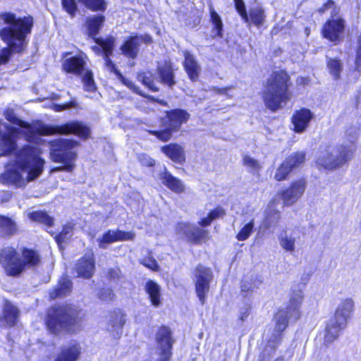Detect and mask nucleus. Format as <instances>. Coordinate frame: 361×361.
<instances>
[{
  "instance_id": "nucleus-20",
  "label": "nucleus",
  "mask_w": 361,
  "mask_h": 361,
  "mask_svg": "<svg viewBox=\"0 0 361 361\" xmlns=\"http://www.w3.org/2000/svg\"><path fill=\"white\" fill-rule=\"evenodd\" d=\"M140 42L136 33L128 36L120 46L121 54L128 59H135L140 52Z\"/></svg>"
},
{
  "instance_id": "nucleus-58",
  "label": "nucleus",
  "mask_w": 361,
  "mask_h": 361,
  "mask_svg": "<svg viewBox=\"0 0 361 361\" xmlns=\"http://www.w3.org/2000/svg\"><path fill=\"white\" fill-rule=\"evenodd\" d=\"M281 197L283 200L284 204L286 205H289L292 203V198L293 197V184H290V185L283 190L281 193Z\"/></svg>"
},
{
  "instance_id": "nucleus-49",
  "label": "nucleus",
  "mask_w": 361,
  "mask_h": 361,
  "mask_svg": "<svg viewBox=\"0 0 361 361\" xmlns=\"http://www.w3.org/2000/svg\"><path fill=\"white\" fill-rule=\"evenodd\" d=\"M243 164L248 167L253 174L259 175L262 166L257 159L248 155H245L243 157Z\"/></svg>"
},
{
  "instance_id": "nucleus-41",
  "label": "nucleus",
  "mask_w": 361,
  "mask_h": 361,
  "mask_svg": "<svg viewBox=\"0 0 361 361\" xmlns=\"http://www.w3.org/2000/svg\"><path fill=\"white\" fill-rule=\"evenodd\" d=\"M0 230L4 231L6 236H12L18 233V226L11 218L0 215Z\"/></svg>"
},
{
  "instance_id": "nucleus-1",
  "label": "nucleus",
  "mask_w": 361,
  "mask_h": 361,
  "mask_svg": "<svg viewBox=\"0 0 361 361\" xmlns=\"http://www.w3.org/2000/svg\"><path fill=\"white\" fill-rule=\"evenodd\" d=\"M85 319V313L71 303H63L49 307L45 314L44 324L54 334L61 331L73 333L80 330Z\"/></svg>"
},
{
  "instance_id": "nucleus-40",
  "label": "nucleus",
  "mask_w": 361,
  "mask_h": 361,
  "mask_svg": "<svg viewBox=\"0 0 361 361\" xmlns=\"http://www.w3.org/2000/svg\"><path fill=\"white\" fill-rule=\"evenodd\" d=\"M29 218L32 221L43 224L49 228L54 226V219L45 211H33L30 213Z\"/></svg>"
},
{
  "instance_id": "nucleus-13",
  "label": "nucleus",
  "mask_w": 361,
  "mask_h": 361,
  "mask_svg": "<svg viewBox=\"0 0 361 361\" xmlns=\"http://www.w3.org/2000/svg\"><path fill=\"white\" fill-rule=\"evenodd\" d=\"M154 340L159 350V361H169L172 357L173 346L176 342L172 329L165 324L159 326L155 334Z\"/></svg>"
},
{
  "instance_id": "nucleus-29",
  "label": "nucleus",
  "mask_w": 361,
  "mask_h": 361,
  "mask_svg": "<svg viewBox=\"0 0 361 361\" xmlns=\"http://www.w3.org/2000/svg\"><path fill=\"white\" fill-rule=\"evenodd\" d=\"M75 269L78 276L90 279L93 275L94 269V259L92 255H85L81 257L77 261Z\"/></svg>"
},
{
  "instance_id": "nucleus-34",
  "label": "nucleus",
  "mask_w": 361,
  "mask_h": 361,
  "mask_svg": "<svg viewBox=\"0 0 361 361\" xmlns=\"http://www.w3.org/2000/svg\"><path fill=\"white\" fill-rule=\"evenodd\" d=\"M312 118L313 114L307 109H301L295 112V133L305 132Z\"/></svg>"
},
{
  "instance_id": "nucleus-43",
  "label": "nucleus",
  "mask_w": 361,
  "mask_h": 361,
  "mask_svg": "<svg viewBox=\"0 0 361 361\" xmlns=\"http://www.w3.org/2000/svg\"><path fill=\"white\" fill-rule=\"evenodd\" d=\"M326 66L334 79L335 80H339L341 78L340 74L343 69V64L341 60L326 56Z\"/></svg>"
},
{
  "instance_id": "nucleus-18",
  "label": "nucleus",
  "mask_w": 361,
  "mask_h": 361,
  "mask_svg": "<svg viewBox=\"0 0 361 361\" xmlns=\"http://www.w3.org/2000/svg\"><path fill=\"white\" fill-rule=\"evenodd\" d=\"M160 151L166 158L175 164L183 165L186 161L185 149L178 142H169L160 147Z\"/></svg>"
},
{
  "instance_id": "nucleus-22",
  "label": "nucleus",
  "mask_w": 361,
  "mask_h": 361,
  "mask_svg": "<svg viewBox=\"0 0 361 361\" xmlns=\"http://www.w3.org/2000/svg\"><path fill=\"white\" fill-rule=\"evenodd\" d=\"M81 355V347L77 342L62 345L54 361H77Z\"/></svg>"
},
{
  "instance_id": "nucleus-33",
  "label": "nucleus",
  "mask_w": 361,
  "mask_h": 361,
  "mask_svg": "<svg viewBox=\"0 0 361 361\" xmlns=\"http://www.w3.org/2000/svg\"><path fill=\"white\" fill-rule=\"evenodd\" d=\"M136 80L149 91L158 92L160 90L156 85L157 77L152 70L145 69L139 71L136 74Z\"/></svg>"
},
{
  "instance_id": "nucleus-56",
  "label": "nucleus",
  "mask_w": 361,
  "mask_h": 361,
  "mask_svg": "<svg viewBox=\"0 0 361 361\" xmlns=\"http://www.w3.org/2000/svg\"><path fill=\"white\" fill-rule=\"evenodd\" d=\"M346 136L348 138V142H344L341 145H353L355 147V142L357 137V130L355 127L351 126L346 130Z\"/></svg>"
},
{
  "instance_id": "nucleus-57",
  "label": "nucleus",
  "mask_w": 361,
  "mask_h": 361,
  "mask_svg": "<svg viewBox=\"0 0 361 361\" xmlns=\"http://www.w3.org/2000/svg\"><path fill=\"white\" fill-rule=\"evenodd\" d=\"M307 181L305 178H300L295 181V200L300 198L305 190Z\"/></svg>"
},
{
  "instance_id": "nucleus-50",
  "label": "nucleus",
  "mask_w": 361,
  "mask_h": 361,
  "mask_svg": "<svg viewBox=\"0 0 361 361\" xmlns=\"http://www.w3.org/2000/svg\"><path fill=\"white\" fill-rule=\"evenodd\" d=\"M113 326H123L125 324V314L120 309H115L109 313Z\"/></svg>"
},
{
  "instance_id": "nucleus-27",
  "label": "nucleus",
  "mask_w": 361,
  "mask_h": 361,
  "mask_svg": "<svg viewBox=\"0 0 361 361\" xmlns=\"http://www.w3.org/2000/svg\"><path fill=\"white\" fill-rule=\"evenodd\" d=\"M354 310V301L351 298L343 300L336 309L333 318L338 320L341 325H347Z\"/></svg>"
},
{
  "instance_id": "nucleus-39",
  "label": "nucleus",
  "mask_w": 361,
  "mask_h": 361,
  "mask_svg": "<svg viewBox=\"0 0 361 361\" xmlns=\"http://www.w3.org/2000/svg\"><path fill=\"white\" fill-rule=\"evenodd\" d=\"M127 87H128L133 92L135 93L136 94L147 99L148 101H150L154 103H157L161 106H166L168 105V103L164 99H160L157 97H155L154 96L149 95L144 92L138 86L135 85L131 80H128L126 81V82L124 84Z\"/></svg>"
},
{
  "instance_id": "nucleus-23",
  "label": "nucleus",
  "mask_w": 361,
  "mask_h": 361,
  "mask_svg": "<svg viewBox=\"0 0 361 361\" xmlns=\"http://www.w3.org/2000/svg\"><path fill=\"white\" fill-rule=\"evenodd\" d=\"M19 130L15 127H11L8 133H4L0 137V149L1 155H9L17 149V143L15 135L18 133Z\"/></svg>"
},
{
  "instance_id": "nucleus-37",
  "label": "nucleus",
  "mask_w": 361,
  "mask_h": 361,
  "mask_svg": "<svg viewBox=\"0 0 361 361\" xmlns=\"http://www.w3.org/2000/svg\"><path fill=\"white\" fill-rule=\"evenodd\" d=\"M209 21L212 25L214 37L222 38L224 37V24L220 16L213 8H209Z\"/></svg>"
},
{
  "instance_id": "nucleus-25",
  "label": "nucleus",
  "mask_w": 361,
  "mask_h": 361,
  "mask_svg": "<svg viewBox=\"0 0 361 361\" xmlns=\"http://www.w3.org/2000/svg\"><path fill=\"white\" fill-rule=\"evenodd\" d=\"M85 61L81 54L67 58L62 62L61 68L66 73L80 75L85 70Z\"/></svg>"
},
{
  "instance_id": "nucleus-9",
  "label": "nucleus",
  "mask_w": 361,
  "mask_h": 361,
  "mask_svg": "<svg viewBox=\"0 0 361 361\" xmlns=\"http://www.w3.org/2000/svg\"><path fill=\"white\" fill-rule=\"evenodd\" d=\"M354 152L355 147L352 145L328 147L325 150L320 152L317 164L326 169H336L350 161Z\"/></svg>"
},
{
  "instance_id": "nucleus-26",
  "label": "nucleus",
  "mask_w": 361,
  "mask_h": 361,
  "mask_svg": "<svg viewBox=\"0 0 361 361\" xmlns=\"http://www.w3.org/2000/svg\"><path fill=\"white\" fill-rule=\"evenodd\" d=\"M159 82L171 88L176 84L173 64L171 61H165L164 64L157 67Z\"/></svg>"
},
{
  "instance_id": "nucleus-61",
  "label": "nucleus",
  "mask_w": 361,
  "mask_h": 361,
  "mask_svg": "<svg viewBox=\"0 0 361 361\" xmlns=\"http://www.w3.org/2000/svg\"><path fill=\"white\" fill-rule=\"evenodd\" d=\"M106 277L109 280H118L121 277L120 268L115 267L109 269L106 272Z\"/></svg>"
},
{
  "instance_id": "nucleus-53",
  "label": "nucleus",
  "mask_w": 361,
  "mask_h": 361,
  "mask_svg": "<svg viewBox=\"0 0 361 361\" xmlns=\"http://www.w3.org/2000/svg\"><path fill=\"white\" fill-rule=\"evenodd\" d=\"M78 102L75 98H71L69 102L63 104H54L52 106V109L56 112H60L66 109L76 108Z\"/></svg>"
},
{
  "instance_id": "nucleus-48",
  "label": "nucleus",
  "mask_w": 361,
  "mask_h": 361,
  "mask_svg": "<svg viewBox=\"0 0 361 361\" xmlns=\"http://www.w3.org/2000/svg\"><path fill=\"white\" fill-rule=\"evenodd\" d=\"M98 245L101 248H105L109 244L117 242L114 230L109 229L97 240Z\"/></svg>"
},
{
  "instance_id": "nucleus-54",
  "label": "nucleus",
  "mask_w": 361,
  "mask_h": 361,
  "mask_svg": "<svg viewBox=\"0 0 361 361\" xmlns=\"http://www.w3.org/2000/svg\"><path fill=\"white\" fill-rule=\"evenodd\" d=\"M98 297L104 301H113L115 298V294L112 288L109 287H103L100 288L98 293Z\"/></svg>"
},
{
  "instance_id": "nucleus-46",
  "label": "nucleus",
  "mask_w": 361,
  "mask_h": 361,
  "mask_svg": "<svg viewBox=\"0 0 361 361\" xmlns=\"http://www.w3.org/2000/svg\"><path fill=\"white\" fill-rule=\"evenodd\" d=\"M254 231V219H251L245 224L237 233L235 238L239 241H244L249 238Z\"/></svg>"
},
{
  "instance_id": "nucleus-32",
  "label": "nucleus",
  "mask_w": 361,
  "mask_h": 361,
  "mask_svg": "<svg viewBox=\"0 0 361 361\" xmlns=\"http://www.w3.org/2000/svg\"><path fill=\"white\" fill-rule=\"evenodd\" d=\"M145 291L148 295L152 306L158 307L161 305V289L160 286L153 280H148L145 284Z\"/></svg>"
},
{
  "instance_id": "nucleus-5",
  "label": "nucleus",
  "mask_w": 361,
  "mask_h": 361,
  "mask_svg": "<svg viewBox=\"0 0 361 361\" xmlns=\"http://www.w3.org/2000/svg\"><path fill=\"white\" fill-rule=\"evenodd\" d=\"M190 118L189 112L182 108H174L164 111L157 119L159 129L147 130L149 135L154 136L162 142H167L173 138V134L181 130L182 126Z\"/></svg>"
},
{
  "instance_id": "nucleus-28",
  "label": "nucleus",
  "mask_w": 361,
  "mask_h": 361,
  "mask_svg": "<svg viewBox=\"0 0 361 361\" xmlns=\"http://www.w3.org/2000/svg\"><path fill=\"white\" fill-rule=\"evenodd\" d=\"M4 116L5 118L11 123L25 129L26 131L25 133L30 137L38 135V133L37 132V128L41 124H43L41 122H38L37 125L33 127L30 123L18 118L13 109L6 110L4 114Z\"/></svg>"
},
{
  "instance_id": "nucleus-21",
  "label": "nucleus",
  "mask_w": 361,
  "mask_h": 361,
  "mask_svg": "<svg viewBox=\"0 0 361 361\" xmlns=\"http://www.w3.org/2000/svg\"><path fill=\"white\" fill-rule=\"evenodd\" d=\"M184 60L183 67L189 80L191 82H197L200 75L201 68L195 57L188 51L183 52Z\"/></svg>"
},
{
  "instance_id": "nucleus-35",
  "label": "nucleus",
  "mask_w": 361,
  "mask_h": 361,
  "mask_svg": "<svg viewBox=\"0 0 361 361\" xmlns=\"http://www.w3.org/2000/svg\"><path fill=\"white\" fill-rule=\"evenodd\" d=\"M226 215V210L221 206H216L211 209L206 216L200 219L198 225L201 227H208L212 222L218 219H221Z\"/></svg>"
},
{
  "instance_id": "nucleus-60",
  "label": "nucleus",
  "mask_w": 361,
  "mask_h": 361,
  "mask_svg": "<svg viewBox=\"0 0 361 361\" xmlns=\"http://www.w3.org/2000/svg\"><path fill=\"white\" fill-rule=\"evenodd\" d=\"M141 263L143 266L152 271H157L159 269V266L157 260L154 259L153 257H148L147 259H144Z\"/></svg>"
},
{
  "instance_id": "nucleus-14",
  "label": "nucleus",
  "mask_w": 361,
  "mask_h": 361,
  "mask_svg": "<svg viewBox=\"0 0 361 361\" xmlns=\"http://www.w3.org/2000/svg\"><path fill=\"white\" fill-rule=\"evenodd\" d=\"M196 281L195 289L196 295L202 305L206 301V298L210 288V283L213 279V274L209 267L199 264L195 269Z\"/></svg>"
},
{
  "instance_id": "nucleus-17",
  "label": "nucleus",
  "mask_w": 361,
  "mask_h": 361,
  "mask_svg": "<svg viewBox=\"0 0 361 361\" xmlns=\"http://www.w3.org/2000/svg\"><path fill=\"white\" fill-rule=\"evenodd\" d=\"M344 27V20L341 18L329 19L323 26L322 35L324 38L329 41L336 42L340 40V37L343 32Z\"/></svg>"
},
{
  "instance_id": "nucleus-52",
  "label": "nucleus",
  "mask_w": 361,
  "mask_h": 361,
  "mask_svg": "<svg viewBox=\"0 0 361 361\" xmlns=\"http://www.w3.org/2000/svg\"><path fill=\"white\" fill-rule=\"evenodd\" d=\"M117 242L133 240L135 238L133 231H125L120 229L114 230Z\"/></svg>"
},
{
  "instance_id": "nucleus-12",
  "label": "nucleus",
  "mask_w": 361,
  "mask_h": 361,
  "mask_svg": "<svg viewBox=\"0 0 361 361\" xmlns=\"http://www.w3.org/2000/svg\"><path fill=\"white\" fill-rule=\"evenodd\" d=\"M276 319L275 332L276 333L274 339H269L267 345L264 348L262 352L259 354V361H269L276 351L277 345L281 339L282 332L287 328L288 324V318L287 312L283 310H279L274 315Z\"/></svg>"
},
{
  "instance_id": "nucleus-11",
  "label": "nucleus",
  "mask_w": 361,
  "mask_h": 361,
  "mask_svg": "<svg viewBox=\"0 0 361 361\" xmlns=\"http://www.w3.org/2000/svg\"><path fill=\"white\" fill-rule=\"evenodd\" d=\"M204 228L188 221H178L176 224L175 231L189 244L202 245L209 239V233Z\"/></svg>"
},
{
  "instance_id": "nucleus-38",
  "label": "nucleus",
  "mask_w": 361,
  "mask_h": 361,
  "mask_svg": "<svg viewBox=\"0 0 361 361\" xmlns=\"http://www.w3.org/2000/svg\"><path fill=\"white\" fill-rule=\"evenodd\" d=\"M80 5L92 12L104 13L107 8L106 0H78Z\"/></svg>"
},
{
  "instance_id": "nucleus-47",
  "label": "nucleus",
  "mask_w": 361,
  "mask_h": 361,
  "mask_svg": "<svg viewBox=\"0 0 361 361\" xmlns=\"http://www.w3.org/2000/svg\"><path fill=\"white\" fill-rule=\"evenodd\" d=\"M82 80L85 91L90 92H94L96 91L97 86L94 80L93 73L92 71H86Z\"/></svg>"
},
{
  "instance_id": "nucleus-42",
  "label": "nucleus",
  "mask_w": 361,
  "mask_h": 361,
  "mask_svg": "<svg viewBox=\"0 0 361 361\" xmlns=\"http://www.w3.org/2000/svg\"><path fill=\"white\" fill-rule=\"evenodd\" d=\"M293 169V162L291 160L286 159L283 161L277 169L274 178L278 181L283 180L287 178Z\"/></svg>"
},
{
  "instance_id": "nucleus-3",
  "label": "nucleus",
  "mask_w": 361,
  "mask_h": 361,
  "mask_svg": "<svg viewBox=\"0 0 361 361\" xmlns=\"http://www.w3.org/2000/svg\"><path fill=\"white\" fill-rule=\"evenodd\" d=\"M290 78L286 71H273L267 78L262 93L265 106L271 112H276L286 106L290 99Z\"/></svg>"
},
{
  "instance_id": "nucleus-44",
  "label": "nucleus",
  "mask_w": 361,
  "mask_h": 361,
  "mask_svg": "<svg viewBox=\"0 0 361 361\" xmlns=\"http://www.w3.org/2000/svg\"><path fill=\"white\" fill-rule=\"evenodd\" d=\"M247 15L249 18L248 23H252L257 27L263 25L265 20V14L264 10L261 8H250Z\"/></svg>"
},
{
  "instance_id": "nucleus-55",
  "label": "nucleus",
  "mask_w": 361,
  "mask_h": 361,
  "mask_svg": "<svg viewBox=\"0 0 361 361\" xmlns=\"http://www.w3.org/2000/svg\"><path fill=\"white\" fill-rule=\"evenodd\" d=\"M25 49H23L22 51H18L16 49L11 48V47H9L8 45V47H5V48L2 49L1 51V54H0V64H1V63H4V64L6 63L9 61L10 56H11V53L13 51L16 52V53H18V54H22L25 51Z\"/></svg>"
},
{
  "instance_id": "nucleus-7",
  "label": "nucleus",
  "mask_w": 361,
  "mask_h": 361,
  "mask_svg": "<svg viewBox=\"0 0 361 361\" xmlns=\"http://www.w3.org/2000/svg\"><path fill=\"white\" fill-rule=\"evenodd\" d=\"M16 163L20 170L27 172V180L32 181L41 175L45 161L36 147L25 145L16 152Z\"/></svg>"
},
{
  "instance_id": "nucleus-24",
  "label": "nucleus",
  "mask_w": 361,
  "mask_h": 361,
  "mask_svg": "<svg viewBox=\"0 0 361 361\" xmlns=\"http://www.w3.org/2000/svg\"><path fill=\"white\" fill-rule=\"evenodd\" d=\"M106 21V17L102 13L87 16L85 20V27L90 37L95 38L100 32Z\"/></svg>"
},
{
  "instance_id": "nucleus-64",
  "label": "nucleus",
  "mask_w": 361,
  "mask_h": 361,
  "mask_svg": "<svg viewBox=\"0 0 361 361\" xmlns=\"http://www.w3.org/2000/svg\"><path fill=\"white\" fill-rule=\"evenodd\" d=\"M305 160V153L304 152H298L295 153V168L304 163Z\"/></svg>"
},
{
  "instance_id": "nucleus-30",
  "label": "nucleus",
  "mask_w": 361,
  "mask_h": 361,
  "mask_svg": "<svg viewBox=\"0 0 361 361\" xmlns=\"http://www.w3.org/2000/svg\"><path fill=\"white\" fill-rule=\"evenodd\" d=\"M347 325L338 323L334 318L330 319L326 324L324 342L326 345L333 343L339 337L341 332L346 328Z\"/></svg>"
},
{
  "instance_id": "nucleus-8",
  "label": "nucleus",
  "mask_w": 361,
  "mask_h": 361,
  "mask_svg": "<svg viewBox=\"0 0 361 361\" xmlns=\"http://www.w3.org/2000/svg\"><path fill=\"white\" fill-rule=\"evenodd\" d=\"M37 132L40 136L54 135H74L82 140H87L91 136V128L85 123L73 120L61 125L41 124Z\"/></svg>"
},
{
  "instance_id": "nucleus-63",
  "label": "nucleus",
  "mask_w": 361,
  "mask_h": 361,
  "mask_svg": "<svg viewBox=\"0 0 361 361\" xmlns=\"http://www.w3.org/2000/svg\"><path fill=\"white\" fill-rule=\"evenodd\" d=\"M7 176L10 181L13 183H17L21 179V174L16 170L9 171Z\"/></svg>"
},
{
  "instance_id": "nucleus-16",
  "label": "nucleus",
  "mask_w": 361,
  "mask_h": 361,
  "mask_svg": "<svg viewBox=\"0 0 361 361\" xmlns=\"http://www.w3.org/2000/svg\"><path fill=\"white\" fill-rule=\"evenodd\" d=\"M20 310L8 300H5L0 315V326L11 329L16 326L20 319Z\"/></svg>"
},
{
  "instance_id": "nucleus-45",
  "label": "nucleus",
  "mask_w": 361,
  "mask_h": 361,
  "mask_svg": "<svg viewBox=\"0 0 361 361\" xmlns=\"http://www.w3.org/2000/svg\"><path fill=\"white\" fill-rule=\"evenodd\" d=\"M78 0H61L62 9L71 17L74 18L79 12Z\"/></svg>"
},
{
  "instance_id": "nucleus-36",
  "label": "nucleus",
  "mask_w": 361,
  "mask_h": 361,
  "mask_svg": "<svg viewBox=\"0 0 361 361\" xmlns=\"http://www.w3.org/2000/svg\"><path fill=\"white\" fill-rule=\"evenodd\" d=\"M75 224L72 221H67L62 226L61 231L57 233L51 232L50 234L54 235L55 242L58 245L61 246L67 239H69L73 233Z\"/></svg>"
},
{
  "instance_id": "nucleus-6",
  "label": "nucleus",
  "mask_w": 361,
  "mask_h": 361,
  "mask_svg": "<svg viewBox=\"0 0 361 361\" xmlns=\"http://www.w3.org/2000/svg\"><path fill=\"white\" fill-rule=\"evenodd\" d=\"M80 145L79 141L69 138H58L49 142L50 158L54 163L61 166L53 168V171L71 173L75 168L78 153L74 148Z\"/></svg>"
},
{
  "instance_id": "nucleus-59",
  "label": "nucleus",
  "mask_w": 361,
  "mask_h": 361,
  "mask_svg": "<svg viewBox=\"0 0 361 361\" xmlns=\"http://www.w3.org/2000/svg\"><path fill=\"white\" fill-rule=\"evenodd\" d=\"M281 233L280 235V244L281 245L287 250H293V240L289 239L286 233V231Z\"/></svg>"
},
{
  "instance_id": "nucleus-2",
  "label": "nucleus",
  "mask_w": 361,
  "mask_h": 361,
  "mask_svg": "<svg viewBox=\"0 0 361 361\" xmlns=\"http://www.w3.org/2000/svg\"><path fill=\"white\" fill-rule=\"evenodd\" d=\"M42 257L35 248L22 246L19 252L12 246L0 250V265L6 276L20 277L27 269L40 265Z\"/></svg>"
},
{
  "instance_id": "nucleus-19",
  "label": "nucleus",
  "mask_w": 361,
  "mask_h": 361,
  "mask_svg": "<svg viewBox=\"0 0 361 361\" xmlns=\"http://www.w3.org/2000/svg\"><path fill=\"white\" fill-rule=\"evenodd\" d=\"M161 183L171 192L180 195L185 192L184 183L178 178L174 176L169 171L164 169L159 174Z\"/></svg>"
},
{
  "instance_id": "nucleus-31",
  "label": "nucleus",
  "mask_w": 361,
  "mask_h": 361,
  "mask_svg": "<svg viewBox=\"0 0 361 361\" xmlns=\"http://www.w3.org/2000/svg\"><path fill=\"white\" fill-rule=\"evenodd\" d=\"M73 288V283L67 276L59 279L57 284L49 290V297L51 300L63 298L69 295Z\"/></svg>"
},
{
  "instance_id": "nucleus-10",
  "label": "nucleus",
  "mask_w": 361,
  "mask_h": 361,
  "mask_svg": "<svg viewBox=\"0 0 361 361\" xmlns=\"http://www.w3.org/2000/svg\"><path fill=\"white\" fill-rule=\"evenodd\" d=\"M94 42L96 45L92 47V51L96 54L102 56L105 68L109 73H114L124 85L128 79L123 75L111 59L116 45V38L112 35H107L105 38L95 37Z\"/></svg>"
},
{
  "instance_id": "nucleus-4",
  "label": "nucleus",
  "mask_w": 361,
  "mask_h": 361,
  "mask_svg": "<svg viewBox=\"0 0 361 361\" xmlns=\"http://www.w3.org/2000/svg\"><path fill=\"white\" fill-rule=\"evenodd\" d=\"M5 21L11 26L3 27L0 30L1 39L18 51L25 49L27 44L26 37L31 33L33 27L32 16H27L16 18L14 14L8 13Z\"/></svg>"
},
{
  "instance_id": "nucleus-51",
  "label": "nucleus",
  "mask_w": 361,
  "mask_h": 361,
  "mask_svg": "<svg viewBox=\"0 0 361 361\" xmlns=\"http://www.w3.org/2000/svg\"><path fill=\"white\" fill-rule=\"evenodd\" d=\"M235 8L245 23L249 22L248 15L246 11L245 3L243 0H233Z\"/></svg>"
},
{
  "instance_id": "nucleus-62",
  "label": "nucleus",
  "mask_w": 361,
  "mask_h": 361,
  "mask_svg": "<svg viewBox=\"0 0 361 361\" xmlns=\"http://www.w3.org/2000/svg\"><path fill=\"white\" fill-rule=\"evenodd\" d=\"M355 67L357 71L361 68V35L358 37L356 49Z\"/></svg>"
},
{
  "instance_id": "nucleus-15",
  "label": "nucleus",
  "mask_w": 361,
  "mask_h": 361,
  "mask_svg": "<svg viewBox=\"0 0 361 361\" xmlns=\"http://www.w3.org/2000/svg\"><path fill=\"white\" fill-rule=\"evenodd\" d=\"M312 274V269L307 266L298 274V283L295 286V320L300 317L298 308L304 299V291Z\"/></svg>"
}]
</instances>
